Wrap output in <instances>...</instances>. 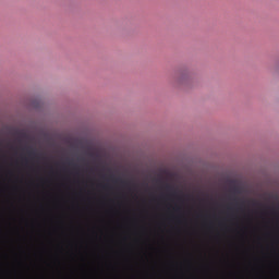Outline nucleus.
<instances>
[{
  "label": "nucleus",
  "mask_w": 279,
  "mask_h": 279,
  "mask_svg": "<svg viewBox=\"0 0 279 279\" xmlns=\"http://www.w3.org/2000/svg\"><path fill=\"white\" fill-rule=\"evenodd\" d=\"M122 182V184H128V182H125V181H121Z\"/></svg>",
  "instance_id": "nucleus-1"
},
{
  "label": "nucleus",
  "mask_w": 279,
  "mask_h": 279,
  "mask_svg": "<svg viewBox=\"0 0 279 279\" xmlns=\"http://www.w3.org/2000/svg\"><path fill=\"white\" fill-rule=\"evenodd\" d=\"M32 154H34V153H29V156H32Z\"/></svg>",
  "instance_id": "nucleus-2"
}]
</instances>
